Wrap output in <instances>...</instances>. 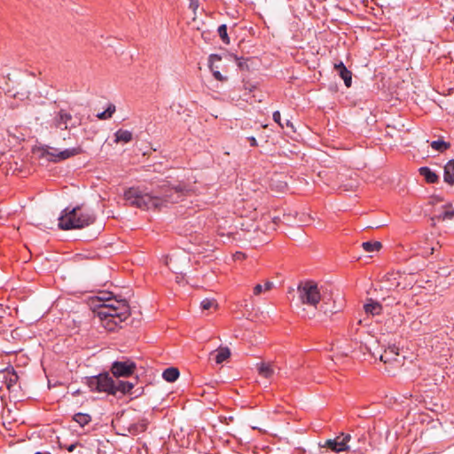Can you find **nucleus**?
<instances>
[{
  "label": "nucleus",
  "instance_id": "nucleus-1",
  "mask_svg": "<svg viewBox=\"0 0 454 454\" xmlns=\"http://www.w3.org/2000/svg\"><path fill=\"white\" fill-rule=\"evenodd\" d=\"M185 192V184L170 185L169 182L164 181L151 193H142L137 188L131 187L124 192V199L137 208H159L168 203H177Z\"/></svg>",
  "mask_w": 454,
  "mask_h": 454
},
{
  "label": "nucleus",
  "instance_id": "nucleus-2",
  "mask_svg": "<svg viewBox=\"0 0 454 454\" xmlns=\"http://www.w3.org/2000/svg\"><path fill=\"white\" fill-rule=\"evenodd\" d=\"M95 313L108 331H114L130 316V307L126 300H112L111 303L98 304Z\"/></svg>",
  "mask_w": 454,
  "mask_h": 454
},
{
  "label": "nucleus",
  "instance_id": "nucleus-3",
  "mask_svg": "<svg viewBox=\"0 0 454 454\" xmlns=\"http://www.w3.org/2000/svg\"><path fill=\"white\" fill-rule=\"evenodd\" d=\"M96 215L90 209L82 206L67 207L61 211L59 217V228L63 231L82 229L93 224Z\"/></svg>",
  "mask_w": 454,
  "mask_h": 454
},
{
  "label": "nucleus",
  "instance_id": "nucleus-4",
  "mask_svg": "<svg viewBox=\"0 0 454 454\" xmlns=\"http://www.w3.org/2000/svg\"><path fill=\"white\" fill-rule=\"evenodd\" d=\"M299 299L302 304L317 308L321 301L317 283L313 280L301 281L297 286Z\"/></svg>",
  "mask_w": 454,
  "mask_h": 454
},
{
  "label": "nucleus",
  "instance_id": "nucleus-5",
  "mask_svg": "<svg viewBox=\"0 0 454 454\" xmlns=\"http://www.w3.org/2000/svg\"><path fill=\"white\" fill-rule=\"evenodd\" d=\"M85 384L91 392L106 393L114 395L113 391L114 379L109 372H104L95 376L85 377Z\"/></svg>",
  "mask_w": 454,
  "mask_h": 454
},
{
  "label": "nucleus",
  "instance_id": "nucleus-6",
  "mask_svg": "<svg viewBox=\"0 0 454 454\" xmlns=\"http://www.w3.org/2000/svg\"><path fill=\"white\" fill-rule=\"evenodd\" d=\"M137 369L136 363L130 358L122 357V360L112 363L110 372L116 379L128 378L134 374Z\"/></svg>",
  "mask_w": 454,
  "mask_h": 454
},
{
  "label": "nucleus",
  "instance_id": "nucleus-7",
  "mask_svg": "<svg viewBox=\"0 0 454 454\" xmlns=\"http://www.w3.org/2000/svg\"><path fill=\"white\" fill-rule=\"evenodd\" d=\"M349 434L341 433L333 439H327L324 442L318 443L319 448H325L334 453H340L349 450L348 442L350 441Z\"/></svg>",
  "mask_w": 454,
  "mask_h": 454
},
{
  "label": "nucleus",
  "instance_id": "nucleus-8",
  "mask_svg": "<svg viewBox=\"0 0 454 454\" xmlns=\"http://www.w3.org/2000/svg\"><path fill=\"white\" fill-rule=\"evenodd\" d=\"M135 387V383H132L129 380H117L116 381L114 380V386H113V391H114V395H116L118 392H120L122 395H135L136 396H138L143 392V387L137 388L134 392H132V389Z\"/></svg>",
  "mask_w": 454,
  "mask_h": 454
},
{
  "label": "nucleus",
  "instance_id": "nucleus-9",
  "mask_svg": "<svg viewBox=\"0 0 454 454\" xmlns=\"http://www.w3.org/2000/svg\"><path fill=\"white\" fill-rule=\"evenodd\" d=\"M73 119V116L70 113L67 112L64 109H60L55 117L53 118V125L57 129H68L76 128L77 126L81 125V120L78 123H73L70 126H68V122Z\"/></svg>",
  "mask_w": 454,
  "mask_h": 454
},
{
  "label": "nucleus",
  "instance_id": "nucleus-10",
  "mask_svg": "<svg viewBox=\"0 0 454 454\" xmlns=\"http://www.w3.org/2000/svg\"><path fill=\"white\" fill-rule=\"evenodd\" d=\"M83 153H84L83 149L81 146H77V147L66 149L64 151L59 152L57 154H55L53 153H50L49 151H47L46 153L48 155L51 156V160L59 161L62 160H67L70 157H73V156H75L78 154H82Z\"/></svg>",
  "mask_w": 454,
  "mask_h": 454
},
{
  "label": "nucleus",
  "instance_id": "nucleus-11",
  "mask_svg": "<svg viewBox=\"0 0 454 454\" xmlns=\"http://www.w3.org/2000/svg\"><path fill=\"white\" fill-rule=\"evenodd\" d=\"M222 60V57L218 54H210L208 57V67L213 73V76L215 80L219 82H226L228 80L227 76H224L218 70V67L215 66V61Z\"/></svg>",
  "mask_w": 454,
  "mask_h": 454
},
{
  "label": "nucleus",
  "instance_id": "nucleus-12",
  "mask_svg": "<svg viewBox=\"0 0 454 454\" xmlns=\"http://www.w3.org/2000/svg\"><path fill=\"white\" fill-rule=\"evenodd\" d=\"M334 70L343 79L346 87L349 88L352 84V73L349 71L342 61L334 64Z\"/></svg>",
  "mask_w": 454,
  "mask_h": 454
},
{
  "label": "nucleus",
  "instance_id": "nucleus-13",
  "mask_svg": "<svg viewBox=\"0 0 454 454\" xmlns=\"http://www.w3.org/2000/svg\"><path fill=\"white\" fill-rule=\"evenodd\" d=\"M364 309L368 315L378 316L382 313V305L379 301L370 298L364 305Z\"/></svg>",
  "mask_w": 454,
  "mask_h": 454
},
{
  "label": "nucleus",
  "instance_id": "nucleus-14",
  "mask_svg": "<svg viewBox=\"0 0 454 454\" xmlns=\"http://www.w3.org/2000/svg\"><path fill=\"white\" fill-rule=\"evenodd\" d=\"M231 356V350L227 347H220L217 350L210 353V359L215 360L217 364H222Z\"/></svg>",
  "mask_w": 454,
  "mask_h": 454
},
{
  "label": "nucleus",
  "instance_id": "nucleus-15",
  "mask_svg": "<svg viewBox=\"0 0 454 454\" xmlns=\"http://www.w3.org/2000/svg\"><path fill=\"white\" fill-rule=\"evenodd\" d=\"M419 173L422 176L427 184H436L439 182V176L432 171L428 167H421L419 168Z\"/></svg>",
  "mask_w": 454,
  "mask_h": 454
},
{
  "label": "nucleus",
  "instance_id": "nucleus-16",
  "mask_svg": "<svg viewBox=\"0 0 454 454\" xmlns=\"http://www.w3.org/2000/svg\"><path fill=\"white\" fill-rule=\"evenodd\" d=\"M443 180L449 185L454 184V159L450 160L444 166Z\"/></svg>",
  "mask_w": 454,
  "mask_h": 454
},
{
  "label": "nucleus",
  "instance_id": "nucleus-17",
  "mask_svg": "<svg viewBox=\"0 0 454 454\" xmlns=\"http://www.w3.org/2000/svg\"><path fill=\"white\" fill-rule=\"evenodd\" d=\"M9 376L4 377V382L6 387L10 390L12 387H13L19 380V376L12 366H8L4 370Z\"/></svg>",
  "mask_w": 454,
  "mask_h": 454
},
{
  "label": "nucleus",
  "instance_id": "nucleus-18",
  "mask_svg": "<svg viewBox=\"0 0 454 454\" xmlns=\"http://www.w3.org/2000/svg\"><path fill=\"white\" fill-rule=\"evenodd\" d=\"M115 143H129L133 139L132 132L127 129H120L114 133Z\"/></svg>",
  "mask_w": 454,
  "mask_h": 454
},
{
  "label": "nucleus",
  "instance_id": "nucleus-19",
  "mask_svg": "<svg viewBox=\"0 0 454 454\" xmlns=\"http://www.w3.org/2000/svg\"><path fill=\"white\" fill-rule=\"evenodd\" d=\"M147 429V423L145 419H142L137 423L130 424L127 430L132 435H137L140 433L145 432Z\"/></svg>",
  "mask_w": 454,
  "mask_h": 454
},
{
  "label": "nucleus",
  "instance_id": "nucleus-20",
  "mask_svg": "<svg viewBox=\"0 0 454 454\" xmlns=\"http://www.w3.org/2000/svg\"><path fill=\"white\" fill-rule=\"evenodd\" d=\"M179 375V370L176 367H168L162 372V378L168 382H175Z\"/></svg>",
  "mask_w": 454,
  "mask_h": 454
},
{
  "label": "nucleus",
  "instance_id": "nucleus-21",
  "mask_svg": "<svg viewBox=\"0 0 454 454\" xmlns=\"http://www.w3.org/2000/svg\"><path fill=\"white\" fill-rule=\"evenodd\" d=\"M258 373L263 378L270 379L272 377L274 371L270 364L261 363L258 364Z\"/></svg>",
  "mask_w": 454,
  "mask_h": 454
},
{
  "label": "nucleus",
  "instance_id": "nucleus-22",
  "mask_svg": "<svg viewBox=\"0 0 454 454\" xmlns=\"http://www.w3.org/2000/svg\"><path fill=\"white\" fill-rule=\"evenodd\" d=\"M430 146L434 151L444 153L450 148V143L444 141L443 139H438L432 141Z\"/></svg>",
  "mask_w": 454,
  "mask_h": 454
},
{
  "label": "nucleus",
  "instance_id": "nucleus-23",
  "mask_svg": "<svg viewBox=\"0 0 454 454\" xmlns=\"http://www.w3.org/2000/svg\"><path fill=\"white\" fill-rule=\"evenodd\" d=\"M73 420L83 427L91 421V417L88 413L78 412L74 415Z\"/></svg>",
  "mask_w": 454,
  "mask_h": 454
},
{
  "label": "nucleus",
  "instance_id": "nucleus-24",
  "mask_svg": "<svg viewBox=\"0 0 454 454\" xmlns=\"http://www.w3.org/2000/svg\"><path fill=\"white\" fill-rule=\"evenodd\" d=\"M362 247L365 252L379 251L382 247L380 241H366L362 243Z\"/></svg>",
  "mask_w": 454,
  "mask_h": 454
},
{
  "label": "nucleus",
  "instance_id": "nucleus-25",
  "mask_svg": "<svg viewBox=\"0 0 454 454\" xmlns=\"http://www.w3.org/2000/svg\"><path fill=\"white\" fill-rule=\"evenodd\" d=\"M116 108H115V106L114 104H109L107 108L101 112V113H98L97 114V118H98L99 120H107V119H110L113 114H114Z\"/></svg>",
  "mask_w": 454,
  "mask_h": 454
},
{
  "label": "nucleus",
  "instance_id": "nucleus-26",
  "mask_svg": "<svg viewBox=\"0 0 454 454\" xmlns=\"http://www.w3.org/2000/svg\"><path fill=\"white\" fill-rule=\"evenodd\" d=\"M227 30V26L225 24H222L218 27L217 32L222 42L225 44H230V37L228 35Z\"/></svg>",
  "mask_w": 454,
  "mask_h": 454
},
{
  "label": "nucleus",
  "instance_id": "nucleus-27",
  "mask_svg": "<svg viewBox=\"0 0 454 454\" xmlns=\"http://www.w3.org/2000/svg\"><path fill=\"white\" fill-rule=\"evenodd\" d=\"M273 287V283L271 281H267L262 286L261 284H257L253 290L254 295H259L262 294L263 290L269 291Z\"/></svg>",
  "mask_w": 454,
  "mask_h": 454
},
{
  "label": "nucleus",
  "instance_id": "nucleus-28",
  "mask_svg": "<svg viewBox=\"0 0 454 454\" xmlns=\"http://www.w3.org/2000/svg\"><path fill=\"white\" fill-rule=\"evenodd\" d=\"M449 208L444 209L438 216L437 218L439 220L444 221V220H450L454 217V209L451 208V206H448Z\"/></svg>",
  "mask_w": 454,
  "mask_h": 454
},
{
  "label": "nucleus",
  "instance_id": "nucleus-29",
  "mask_svg": "<svg viewBox=\"0 0 454 454\" xmlns=\"http://www.w3.org/2000/svg\"><path fill=\"white\" fill-rule=\"evenodd\" d=\"M213 307H217V303L215 299L206 298L200 302V308L202 310H208Z\"/></svg>",
  "mask_w": 454,
  "mask_h": 454
},
{
  "label": "nucleus",
  "instance_id": "nucleus-30",
  "mask_svg": "<svg viewBox=\"0 0 454 454\" xmlns=\"http://www.w3.org/2000/svg\"><path fill=\"white\" fill-rule=\"evenodd\" d=\"M235 59L237 60V65L240 70H248L249 67L247 65L248 59L238 58L236 55H233Z\"/></svg>",
  "mask_w": 454,
  "mask_h": 454
},
{
  "label": "nucleus",
  "instance_id": "nucleus-31",
  "mask_svg": "<svg viewBox=\"0 0 454 454\" xmlns=\"http://www.w3.org/2000/svg\"><path fill=\"white\" fill-rule=\"evenodd\" d=\"M98 301H101V304L104 303H111L112 300H117L115 297H111L110 293H104L101 296L98 297Z\"/></svg>",
  "mask_w": 454,
  "mask_h": 454
},
{
  "label": "nucleus",
  "instance_id": "nucleus-32",
  "mask_svg": "<svg viewBox=\"0 0 454 454\" xmlns=\"http://www.w3.org/2000/svg\"><path fill=\"white\" fill-rule=\"evenodd\" d=\"M380 359L384 364H387V363L391 362L392 360L397 361V358L389 355L388 351H384V353L382 355H380Z\"/></svg>",
  "mask_w": 454,
  "mask_h": 454
},
{
  "label": "nucleus",
  "instance_id": "nucleus-33",
  "mask_svg": "<svg viewBox=\"0 0 454 454\" xmlns=\"http://www.w3.org/2000/svg\"><path fill=\"white\" fill-rule=\"evenodd\" d=\"M273 120L275 122H277L282 129L284 128V125L281 122V114L279 111H275L273 113Z\"/></svg>",
  "mask_w": 454,
  "mask_h": 454
},
{
  "label": "nucleus",
  "instance_id": "nucleus-34",
  "mask_svg": "<svg viewBox=\"0 0 454 454\" xmlns=\"http://www.w3.org/2000/svg\"><path fill=\"white\" fill-rule=\"evenodd\" d=\"M199 5V0H189V7L193 11V12H196Z\"/></svg>",
  "mask_w": 454,
  "mask_h": 454
},
{
  "label": "nucleus",
  "instance_id": "nucleus-35",
  "mask_svg": "<svg viewBox=\"0 0 454 454\" xmlns=\"http://www.w3.org/2000/svg\"><path fill=\"white\" fill-rule=\"evenodd\" d=\"M388 351V354L396 357L399 354H398V348L396 347H389L388 349L387 350Z\"/></svg>",
  "mask_w": 454,
  "mask_h": 454
},
{
  "label": "nucleus",
  "instance_id": "nucleus-36",
  "mask_svg": "<svg viewBox=\"0 0 454 454\" xmlns=\"http://www.w3.org/2000/svg\"><path fill=\"white\" fill-rule=\"evenodd\" d=\"M247 140L251 146L255 147L258 145L257 140L254 137H247Z\"/></svg>",
  "mask_w": 454,
  "mask_h": 454
},
{
  "label": "nucleus",
  "instance_id": "nucleus-37",
  "mask_svg": "<svg viewBox=\"0 0 454 454\" xmlns=\"http://www.w3.org/2000/svg\"><path fill=\"white\" fill-rule=\"evenodd\" d=\"M78 444H79L78 442L71 443V444H69V445H67V446H66V449H67L69 452H72V451L76 448V446H77Z\"/></svg>",
  "mask_w": 454,
  "mask_h": 454
},
{
  "label": "nucleus",
  "instance_id": "nucleus-38",
  "mask_svg": "<svg viewBox=\"0 0 454 454\" xmlns=\"http://www.w3.org/2000/svg\"><path fill=\"white\" fill-rule=\"evenodd\" d=\"M286 127L291 128L293 131H295V130H294V124H293V122H292L291 121L287 120V121H286Z\"/></svg>",
  "mask_w": 454,
  "mask_h": 454
},
{
  "label": "nucleus",
  "instance_id": "nucleus-39",
  "mask_svg": "<svg viewBox=\"0 0 454 454\" xmlns=\"http://www.w3.org/2000/svg\"><path fill=\"white\" fill-rule=\"evenodd\" d=\"M246 90H249V91H252L254 89H255V86L250 85L249 87H246Z\"/></svg>",
  "mask_w": 454,
  "mask_h": 454
},
{
  "label": "nucleus",
  "instance_id": "nucleus-40",
  "mask_svg": "<svg viewBox=\"0 0 454 454\" xmlns=\"http://www.w3.org/2000/svg\"><path fill=\"white\" fill-rule=\"evenodd\" d=\"M278 222H279V218H278V217L273 218V223L275 225H277Z\"/></svg>",
  "mask_w": 454,
  "mask_h": 454
},
{
  "label": "nucleus",
  "instance_id": "nucleus-41",
  "mask_svg": "<svg viewBox=\"0 0 454 454\" xmlns=\"http://www.w3.org/2000/svg\"><path fill=\"white\" fill-rule=\"evenodd\" d=\"M137 380H138V378H137V377H135V378H134V380H132L131 382H132V383H135V386H136V385H137Z\"/></svg>",
  "mask_w": 454,
  "mask_h": 454
},
{
  "label": "nucleus",
  "instance_id": "nucleus-42",
  "mask_svg": "<svg viewBox=\"0 0 454 454\" xmlns=\"http://www.w3.org/2000/svg\"><path fill=\"white\" fill-rule=\"evenodd\" d=\"M80 393H81V392H80V390H76V391H74V392L73 393V395H79Z\"/></svg>",
  "mask_w": 454,
  "mask_h": 454
},
{
  "label": "nucleus",
  "instance_id": "nucleus-43",
  "mask_svg": "<svg viewBox=\"0 0 454 454\" xmlns=\"http://www.w3.org/2000/svg\"><path fill=\"white\" fill-rule=\"evenodd\" d=\"M35 454H51V453H49V452H47V453H43V452L37 451V452H35Z\"/></svg>",
  "mask_w": 454,
  "mask_h": 454
},
{
  "label": "nucleus",
  "instance_id": "nucleus-44",
  "mask_svg": "<svg viewBox=\"0 0 454 454\" xmlns=\"http://www.w3.org/2000/svg\"><path fill=\"white\" fill-rule=\"evenodd\" d=\"M452 22L454 23V15H453V18H452Z\"/></svg>",
  "mask_w": 454,
  "mask_h": 454
}]
</instances>
